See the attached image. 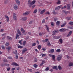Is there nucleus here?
Here are the masks:
<instances>
[{
  "mask_svg": "<svg viewBox=\"0 0 73 73\" xmlns=\"http://www.w3.org/2000/svg\"><path fill=\"white\" fill-rule=\"evenodd\" d=\"M62 58V56L60 55H58L57 57V60L58 61H60Z\"/></svg>",
  "mask_w": 73,
  "mask_h": 73,
  "instance_id": "nucleus-5",
  "label": "nucleus"
},
{
  "mask_svg": "<svg viewBox=\"0 0 73 73\" xmlns=\"http://www.w3.org/2000/svg\"><path fill=\"white\" fill-rule=\"evenodd\" d=\"M7 39H8L9 40H12V38L10 37V36H7Z\"/></svg>",
  "mask_w": 73,
  "mask_h": 73,
  "instance_id": "nucleus-12",
  "label": "nucleus"
},
{
  "mask_svg": "<svg viewBox=\"0 0 73 73\" xmlns=\"http://www.w3.org/2000/svg\"><path fill=\"white\" fill-rule=\"evenodd\" d=\"M36 44L35 43H33V44H32V46H36Z\"/></svg>",
  "mask_w": 73,
  "mask_h": 73,
  "instance_id": "nucleus-58",
  "label": "nucleus"
},
{
  "mask_svg": "<svg viewBox=\"0 0 73 73\" xmlns=\"http://www.w3.org/2000/svg\"><path fill=\"white\" fill-rule=\"evenodd\" d=\"M70 5H67V9H70Z\"/></svg>",
  "mask_w": 73,
  "mask_h": 73,
  "instance_id": "nucleus-33",
  "label": "nucleus"
},
{
  "mask_svg": "<svg viewBox=\"0 0 73 73\" xmlns=\"http://www.w3.org/2000/svg\"><path fill=\"white\" fill-rule=\"evenodd\" d=\"M37 66H37L36 64H35L34 65V68H37Z\"/></svg>",
  "mask_w": 73,
  "mask_h": 73,
  "instance_id": "nucleus-47",
  "label": "nucleus"
},
{
  "mask_svg": "<svg viewBox=\"0 0 73 73\" xmlns=\"http://www.w3.org/2000/svg\"><path fill=\"white\" fill-rule=\"evenodd\" d=\"M60 51L61 50L60 49H58L56 51V52H60Z\"/></svg>",
  "mask_w": 73,
  "mask_h": 73,
  "instance_id": "nucleus-39",
  "label": "nucleus"
},
{
  "mask_svg": "<svg viewBox=\"0 0 73 73\" xmlns=\"http://www.w3.org/2000/svg\"><path fill=\"white\" fill-rule=\"evenodd\" d=\"M15 54L16 55L18 54H17V50H15Z\"/></svg>",
  "mask_w": 73,
  "mask_h": 73,
  "instance_id": "nucleus-64",
  "label": "nucleus"
},
{
  "mask_svg": "<svg viewBox=\"0 0 73 73\" xmlns=\"http://www.w3.org/2000/svg\"><path fill=\"white\" fill-rule=\"evenodd\" d=\"M51 25L52 27H53V26H54V23L52 22H51Z\"/></svg>",
  "mask_w": 73,
  "mask_h": 73,
  "instance_id": "nucleus-50",
  "label": "nucleus"
},
{
  "mask_svg": "<svg viewBox=\"0 0 73 73\" xmlns=\"http://www.w3.org/2000/svg\"><path fill=\"white\" fill-rule=\"evenodd\" d=\"M56 25H57V26H58V25H60V21H57L56 23Z\"/></svg>",
  "mask_w": 73,
  "mask_h": 73,
  "instance_id": "nucleus-22",
  "label": "nucleus"
},
{
  "mask_svg": "<svg viewBox=\"0 0 73 73\" xmlns=\"http://www.w3.org/2000/svg\"><path fill=\"white\" fill-rule=\"evenodd\" d=\"M45 63V61L43 60L42 61V62L41 64L40 65V66H42V65L44 64V63Z\"/></svg>",
  "mask_w": 73,
  "mask_h": 73,
  "instance_id": "nucleus-26",
  "label": "nucleus"
},
{
  "mask_svg": "<svg viewBox=\"0 0 73 73\" xmlns=\"http://www.w3.org/2000/svg\"><path fill=\"white\" fill-rule=\"evenodd\" d=\"M12 65H15V66H19V64L15 62L13 63Z\"/></svg>",
  "mask_w": 73,
  "mask_h": 73,
  "instance_id": "nucleus-13",
  "label": "nucleus"
},
{
  "mask_svg": "<svg viewBox=\"0 0 73 73\" xmlns=\"http://www.w3.org/2000/svg\"><path fill=\"white\" fill-rule=\"evenodd\" d=\"M70 17H67L66 18V19L67 20H70Z\"/></svg>",
  "mask_w": 73,
  "mask_h": 73,
  "instance_id": "nucleus-42",
  "label": "nucleus"
},
{
  "mask_svg": "<svg viewBox=\"0 0 73 73\" xmlns=\"http://www.w3.org/2000/svg\"><path fill=\"white\" fill-rule=\"evenodd\" d=\"M73 66V63L72 62H70L69 64V66Z\"/></svg>",
  "mask_w": 73,
  "mask_h": 73,
  "instance_id": "nucleus-27",
  "label": "nucleus"
},
{
  "mask_svg": "<svg viewBox=\"0 0 73 73\" xmlns=\"http://www.w3.org/2000/svg\"><path fill=\"white\" fill-rule=\"evenodd\" d=\"M58 69H59V70H61V69H62V68L61 67V66L59 65L58 66Z\"/></svg>",
  "mask_w": 73,
  "mask_h": 73,
  "instance_id": "nucleus-41",
  "label": "nucleus"
},
{
  "mask_svg": "<svg viewBox=\"0 0 73 73\" xmlns=\"http://www.w3.org/2000/svg\"><path fill=\"white\" fill-rule=\"evenodd\" d=\"M49 40V39H46L44 40H43L42 41L43 42H46Z\"/></svg>",
  "mask_w": 73,
  "mask_h": 73,
  "instance_id": "nucleus-17",
  "label": "nucleus"
},
{
  "mask_svg": "<svg viewBox=\"0 0 73 73\" xmlns=\"http://www.w3.org/2000/svg\"><path fill=\"white\" fill-rule=\"evenodd\" d=\"M68 12H69L66 11H64V13L66 15H67V14L68 13Z\"/></svg>",
  "mask_w": 73,
  "mask_h": 73,
  "instance_id": "nucleus-43",
  "label": "nucleus"
},
{
  "mask_svg": "<svg viewBox=\"0 0 73 73\" xmlns=\"http://www.w3.org/2000/svg\"><path fill=\"white\" fill-rule=\"evenodd\" d=\"M72 32H73V31H70L68 34L67 35V37H69V36H71V35H72Z\"/></svg>",
  "mask_w": 73,
  "mask_h": 73,
  "instance_id": "nucleus-8",
  "label": "nucleus"
},
{
  "mask_svg": "<svg viewBox=\"0 0 73 73\" xmlns=\"http://www.w3.org/2000/svg\"><path fill=\"white\" fill-rule=\"evenodd\" d=\"M9 42H7L6 43V44H5V45L6 46H8V45H9Z\"/></svg>",
  "mask_w": 73,
  "mask_h": 73,
  "instance_id": "nucleus-37",
  "label": "nucleus"
},
{
  "mask_svg": "<svg viewBox=\"0 0 73 73\" xmlns=\"http://www.w3.org/2000/svg\"><path fill=\"white\" fill-rule=\"evenodd\" d=\"M52 13L54 14V15H56V14H57L56 12H55V11H53Z\"/></svg>",
  "mask_w": 73,
  "mask_h": 73,
  "instance_id": "nucleus-52",
  "label": "nucleus"
},
{
  "mask_svg": "<svg viewBox=\"0 0 73 73\" xmlns=\"http://www.w3.org/2000/svg\"><path fill=\"white\" fill-rule=\"evenodd\" d=\"M66 22H65L64 24L61 25V27H64V26H65V25H66Z\"/></svg>",
  "mask_w": 73,
  "mask_h": 73,
  "instance_id": "nucleus-32",
  "label": "nucleus"
},
{
  "mask_svg": "<svg viewBox=\"0 0 73 73\" xmlns=\"http://www.w3.org/2000/svg\"><path fill=\"white\" fill-rule=\"evenodd\" d=\"M27 18L25 17H23L22 18V20L23 21H25L26 20H27Z\"/></svg>",
  "mask_w": 73,
  "mask_h": 73,
  "instance_id": "nucleus-19",
  "label": "nucleus"
},
{
  "mask_svg": "<svg viewBox=\"0 0 73 73\" xmlns=\"http://www.w3.org/2000/svg\"><path fill=\"white\" fill-rule=\"evenodd\" d=\"M37 9H36L34 10L33 11L34 13H37Z\"/></svg>",
  "mask_w": 73,
  "mask_h": 73,
  "instance_id": "nucleus-36",
  "label": "nucleus"
},
{
  "mask_svg": "<svg viewBox=\"0 0 73 73\" xmlns=\"http://www.w3.org/2000/svg\"><path fill=\"white\" fill-rule=\"evenodd\" d=\"M31 13V11H26V12L23 13V15L24 16H27L29 14Z\"/></svg>",
  "mask_w": 73,
  "mask_h": 73,
  "instance_id": "nucleus-1",
  "label": "nucleus"
},
{
  "mask_svg": "<svg viewBox=\"0 0 73 73\" xmlns=\"http://www.w3.org/2000/svg\"><path fill=\"white\" fill-rule=\"evenodd\" d=\"M46 11V9H44L42 10L40 12V14L41 15H42L43 13H45V12Z\"/></svg>",
  "mask_w": 73,
  "mask_h": 73,
  "instance_id": "nucleus-7",
  "label": "nucleus"
},
{
  "mask_svg": "<svg viewBox=\"0 0 73 73\" xmlns=\"http://www.w3.org/2000/svg\"><path fill=\"white\" fill-rule=\"evenodd\" d=\"M27 49L26 48H24L23 49L22 51V54H24L25 53V52H27Z\"/></svg>",
  "mask_w": 73,
  "mask_h": 73,
  "instance_id": "nucleus-3",
  "label": "nucleus"
},
{
  "mask_svg": "<svg viewBox=\"0 0 73 73\" xmlns=\"http://www.w3.org/2000/svg\"><path fill=\"white\" fill-rule=\"evenodd\" d=\"M21 31L23 33H25V30H24L23 28H22L21 29Z\"/></svg>",
  "mask_w": 73,
  "mask_h": 73,
  "instance_id": "nucleus-25",
  "label": "nucleus"
},
{
  "mask_svg": "<svg viewBox=\"0 0 73 73\" xmlns=\"http://www.w3.org/2000/svg\"><path fill=\"white\" fill-rule=\"evenodd\" d=\"M49 70V67H47L45 69V70H46V71H48V70Z\"/></svg>",
  "mask_w": 73,
  "mask_h": 73,
  "instance_id": "nucleus-56",
  "label": "nucleus"
},
{
  "mask_svg": "<svg viewBox=\"0 0 73 73\" xmlns=\"http://www.w3.org/2000/svg\"><path fill=\"white\" fill-rule=\"evenodd\" d=\"M68 24H70V25H73V22H70L68 23Z\"/></svg>",
  "mask_w": 73,
  "mask_h": 73,
  "instance_id": "nucleus-44",
  "label": "nucleus"
},
{
  "mask_svg": "<svg viewBox=\"0 0 73 73\" xmlns=\"http://www.w3.org/2000/svg\"><path fill=\"white\" fill-rule=\"evenodd\" d=\"M5 18H7L6 20H7V22H9V17H8V16H7L6 15H5Z\"/></svg>",
  "mask_w": 73,
  "mask_h": 73,
  "instance_id": "nucleus-6",
  "label": "nucleus"
},
{
  "mask_svg": "<svg viewBox=\"0 0 73 73\" xmlns=\"http://www.w3.org/2000/svg\"><path fill=\"white\" fill-rule=\"evenodd\" d=\"M50 14V13L49 11H47L45 13V15H49Z\"/></svg>",
  "mask_w": 73,
  "mask_h": 73,
  "instance_id": "nucleus-35",
  "label": "nucleus"
},
{
  "mask_svg": "<svg viewBox=\"0 0 73 73\" xmlns=\"http://www.w3.org/2000/svg\"><path fill=\"white\" fill-rule=\"evenodd\" d=\"M48 43H47V45L48 46L50 45V43L49 42V41H48Z\"/></svg>",
  "mask_w": 73,
  "mask_h": 73,
  "instance_id": "nucleus-60",
  "label": "nucleus"
},
{
  "mask_svg": "<svg viewBox=\"0 0 73 73\" xmlns=\"http://www.w3.org/2000/svg\"><path fill=\"white\" fill-rule=\"evenodd\" d=\"M27 70H29V72H32V69L27 68Z\"/></svg>",
  "mask_w": 73,
  "mask_h": 73,
  "instance_id": "nucleus-49",
  "label": "nucleus"
},
{
  "mask_svg": "<svg viewBox=\"0 0 73 73\" xmlns=\"http://www.w3.org/2000/svg\"><path fill=\"white\" fill-rule=\"evenodd\" d=\"M54 51V49H52L50 50V52L51 53H53Z\"/></svg>",
  "mask_w": 73,
  "mask_h": 73,
  "instance_id": "nucleus-48",
  "label": "nucleus"
},
{
  "mask_svg": "<svg viewBox=\"0 0 73 73\" xmlns=\"http://www.w3.org/2000/svg\"><path fill=\"white\" fill-rule=\"evenodd\" d=\"M8 3V0H5L4 1V3L5 4H7Z\"/></svg>",
  "mask_w": 73,
  "mask_h": 73,
  "instance_id": "nucleus-21",
  "label": "nucleus"
},
{
  "mask_svg": "<svg viewBox=\"0 0 73 73\" xmlns=\"http://www.w3.org/2000/svg\"><path fill=\"white\" fill-rule=\"evenodd\" d=\"M15 1L17 4H18V5H20V2L19 0H15Z\"/></svg>",
  "mask_w": 73,
  "mask_h": 73,
  "instance_id": "nucleus-14",
  "label": "nucleus"
},
{
  "mask_svg": "<svg viewBox=\"0 0 73 73\" xmlns=\"http://www.w3.org/2000/svg\"><path fill=\"white\" fill-rule=\"evenodd\" d=\"M18 48H21V49L23 48V46H18Z\"/></svg>",
  "mask_w": 73,
  "mask_h": 73,
  "instance_id": "nucleus-46",
  "label": "nucleus"
},
{
  "mask_svg": "<svg viewBox=\"0 0 73 73\" xmlns=\"http://www.w3.org/2000/svg\"><path fill=\"white\" fill-rule=\"evenodd\" d=\"M4 66H9V64L7 63H5L4 64Z\"/></svg>",
  "mask_w": 73,
  "mask_h": 73,
  "instance_id": "nucleus-31",
  "label": "nucleus"
},
{
  "mask_svg": "<svg viewBox=\"0 0 73 73\" xmlns=\"http://www.w3.org/2000/svg\"><path fill=\"white\" fill-rule=\"evenodd\" d=\"M52 57V59L54 61H56V57L55 56V55H53Z\"/></svg>",
  "mask_w": 73,
  "mask_h": 73,
  "instance_id": "nucleus-11",
  "label": "nucleus"
},
{
  "mask_svg": "<svg viewBox=\"0 0 73 73\" xmlns=\"http://www.w3.org/2000/svg\"><path fill=\"white\" fill-rule=\"evenodd\" d=\"M14 8L15 10L17 9L18 8V7L15 4L14 5Z\"/></svg>",
  "mask_w": 73,
  "mask_h": 73,
  "instance_id": "nucleus-10",
  "label": "nucleus"
},
{
  "mask_svg": "<svg viewBox=\"0 0 73 73\" xmlns=\"http://www.w3.org/2000/svg\"><path fill=\"white\" fill-rule=\"evenodd\" d=\"M35 6H36L35 5H33L32 7V8H35Z\"/></svg>",
  "mask_w": 73,
  "mask_h": 73,
  "instance_id": "nucleus-63",
  "label": "nucleus"
},
{
  "mask_svg": "<svg viewBox=\"0 0 73 73\" xmlns=\"http://www.w3.org/2000/svg\"><path fill=\"white\" fill-rule=\"evenodd\" d=\"M11 69V68L10 67H9L7 69V71H9Z\"/></svg>",
  "mask_w": 73,
  "mask_h": 73,
  "instance_id": "nucleus-61",
  "label": "nucleus"
},
{
  "mask_svg": "<svg viewBox=\"0 0 73 73\" xmlns=\"http://www.w3.org/2000/svg\"><path fill=\"white\" fill-rule=\"evenodd\" d=\"M22 44L23 46H25L26 44V41L24 40Z\"/></svg>",
  "mask_w": 73,
  "mask_h": 73,
  "instance_id": "nucleus-24",
  "label": "nucleus"
},
{
  "mask_svg": "<svg viewBox=\"0 0 73 73\" xmlns=\"http://www.w3.org/2000/svg\"><path fill=\"white\" fill-rule=\"evenodd\" d=\"M52 33H58V30H56L54 31H53Z\"/></svg>",
  "mask_w": 73,
  "mask_h": 73,
  "instance_id": "nucleus-30",
  "label": "nucleus"
},
{
  "mask_svg": "<svg viewBox=\"0 0 73 73\" xmlns=\"http://www.w3.org/2000/svg\"><path fill=\"white\" fill-rule=\"evenodd\" d=\"M52 69H56V70H58V68H57V66H54L53 68Z\"/></svg>",
  "mask_w": 73,
  "mask_h": 73,
  "instance_id": "nucleus-20",
  "label": "nucleus"
},
{
  "mask_svg": "<svg viewBox=\"0 0 73 73\" xmlns=\"http://www.w3.org/2000/svg\"><path fill=\"white\" fill-rule=\"evenodd\" d=\"M20 37V35H19L18 34H16V39H17L18 37Z\"/></svg>",
  "mask_w": 73,
  "mask_h": 73,
  "instance_id": "nucleus-23",
  "label": "nucleus"
},
{
  "mask_svg": "<svg viewBox=\"0 0 73 73\" xmlns=\"http://www.w3.org/2000/svg\"><path fill=\"white\" fill-rule=\"evenodd\" d=\"M45 21V20L44 19H43L42 21V23L43 24H44V23Z\"/></svg>",
  "mask_w": 73,
  "mask_h": 73,
  "instance_id": "nucleus-57",
  "label": "nucleus"
},
{
  "mask_svg": "<svg viewBox=\"0 0 73 73\" xmlns=\"http://www.w3.org/2000/svg\"><path fill=\"white\" fill-rule=\"evenodd\" d=\"M28 5L29 7H31L32 5V2L31 1V0H29L28 1Z\"/></svg>",
  "mask_w": 73,
  "mask_h": 73,
  "instance_id": "nucleus-4",
  "label": "nucleus"
},
{
  "mask_svg": "<svg viewBox=\"0 0 73 73\" xmlns=\"http://www.w3.org/2000/svg\"><path fill=\"white\" fill-rule=\"evenodd\" d=\"M13 16L14 20L15 21L17 20V17L16 16V14L15 13H13Z\"/></svg>",
  "mask_w": 73,
  "mask_h": 73,
  "instance_id": "nucleus-2",
  "label": "nucleus"
},
{
  "mask_svg": "<svg viewBox=\"0 0 73 73\" xmlns=\"http://www.w3.org/2000/svg\"><path fill=\"white\" fill-rule=\"evenodd\" d=\"M11 46H8L6 48V49L7 50L8 52H9V51L10 50V49H11Z\"/></svg>",
  "mask_w": 73,
  "mask_h": 73,
  "instance_id": "nucleus-16",
  "label": "nucleus"
},
{
  "mask_svg": "<svg viewBox=\"0 0 73 73\" xmlns=\"http://www.w3.org/2000/svg\"><path fill=\"white\" fill-rule=\"evenodd\" d=\"M37 48H38L39 50H40V49H41V46L39 45L37 47Z\"/></svg>",
  "mask_w": 73,
  "mask_h": 73,
  "instance_id": "nucleus-29",
  "label": "nucleus"
},
{
  "mask_svg": "<svg viewBox=\"0 0 73 73\" xmlns=\"http://www.w3.org/2000/svg\"><path fill=\"white\" fill-rule=\"evenodd\" d=\"M32 3V5H33L35 3H36V1H33L32 2H31Z\"/></svg>",
  "mask_w": 73,
  "mask_h": 73,
  "instance_id": "nucleus-40",
  "label": "nucleus"
},
{
  "mask_svg": "<svg viewBox=\"0 0 73 73\" xmlns=\"http://www.w3.org/2000/svg\"><path fill=\"white\" fill-rule=\"evenodd\" d=\"M43 1H45L46 4H49V2L48 1H45V0H43Z\"/></svg>",
  "mask_w": 73,
  "mask_h": 73,
  "instance_id": "nucleus-53",
  "label": "nucleus"
},
{
  "mask_svg": "<svg viewBox=\"0 0 73 73\" xmlns=\"http://www.w3.org/2000/svg\"><path fill=\"white\" fill-rule=\"evenodd\" d=\"M45 26L46 27V30L47 31H48V32H49V29L48 26L46 25H45Z\"/></svg>",
  "mask_w": 73,
  "mask_h": 73,
  "instance_id": "nucleus-18",
  "label": "nucleus"
},
{
  "mask_svg": "<svg viewBox=\"0 0 73 73\" xmlns=\"http://www.w3.org/2000/svg\"><path fill=\"white\" fill-rule=\"evenodd\" d=\"M66 31V29H62L59 30L60 32H65Z\"/></svg>",
  "mask_w": 73,
  "mask_h": 73,
  "instance_id": "nucleus-9",
  "label": "nucleus"
},
{
  "mask_svg": "<svg viewBox=\"0 0 73 73\" xmlns=\"http://www.w3.org/2000/svg\"><path fill=\"white\" fill-rule=\"evenodd\" d=\"M1 48H2L3 49H5V47L4 46H2Z\"/></svg>",
  "mask_w": 73,
  "mask_h": 73,
  "instance_id": "nucleus-54",
  "label": "nucleus"
},
{
  "mask_svg": "<svg viewBox=\"0 0 73 73\" xmlns=\"http://www.w3.org/2000/svg\"><path fill=\"white\" fill-rule=\"evenodd\" d=\"M59 41L60 42L61 44H62V42L63 41L62 40V39L61 38L60 39Z\"/></svg>",
  "mask_w": 73,
  "mask_h": 73,
  "instance_id": "nucleus-38",
  "label": "nucleus"
},
{
  "mask_svg": "<svg viewBox=\"0 0 73 73\" xmlns=\"http://www.w3.org/2000/svg\"><path fill=\"white\" fill-rule=\"evenodd\" d=\"M59 9H60L58 7L55 8V10H56V11H58V10H59Z\"/></svg>",
  "mask_w": 73,
  "mask_h": 73,
  "instance_id": "nucleus-51",
  "label": "nucleus"
},
{
  "mask_svg": "<svg viewBox=\"0 0 73 73\" xmlns=\"http://www.w3.org/2000/svg\"><path fill=\"white\" fill-rule=\"evenodd\" d=\"M22 41H23V40H21L19 41V43H20V45H22V42H21Z\"/></svg>",
  "mask_w": 73,
  "mask_h": 73,
  "instance_id": "nucleus-34",
  "label": "nucleus"
},
{
  "mask_svg": "<svg viewBox=\"0 0 73 73\" xmlns=\"http://www.w3.org/2000/svg\"><path fill=\"white\" fill-rule=\"evenodd\" d=\"M4 31V29H1L0 31V32H3Z\"/></svg>",
  "mask_w": 73,
  "mask_h": 73,
  "instance_id": "nucleus-55",
  "label": "nucleus"
},
{
  "mask_svg": "<svg viewBox=\"0 0 73 73\" xmlns=\"http://www.w3.org/2000/svg\"><path fill=\"white\" fill-rule=\"evenodd\" d=\"M17 33H18L19 35H21V33L20 31V30H19V29H18L17 30Z\"/></svg>",
  "mask_w": 73,
  "mask_h": 73,
  "instance_id": "nucleus-15",
  "label": "nucleus"
},
{
  "mask_svg": "<svg viewBox=\"0 0 73 73\" xmlns=\"http://www.w3.org/2000/svg\"><path fill=\"white\" fill-rule=\"evenodd\" d=\"M53 38L55 39H57V36H54L53 37Z\"/></svg>",
  "mask_w": 73,
  "mask_h": 73,
  "instance_id": "nucleus-62",
  "label": "nucleus"
},
{
  "mask_svg": "<svg viewBox=\"0 0 73 73\" xmlns=\"http://www.w3.org/2000/svg\"><path fill=\"white\" fill-rule=\"evenodd\" d=\"M56 4L58 5L60 4H61V1H60V0H58L57 2L56 3Z\"/></svg>",
  "mask_w": 73,
  "mask_h": 73,
  "instance_id": "nucleus-28",
  "label": "nucleus"
},
{
  "mask_svg": "<svg viewBox=\"0 0 73 73\" xmlns=\"http://www.w3.org/2000/svg\"><path fill=\"white\" fill-rule=\"evenodd\" d=\"M3 61L4 62H8V60H7V59H5L3 60Z\"/></svg>",
  "mask_w": 73,
  "mask_h": 73,
  "instance_id": "nucleus-45",
  "label": "nucleus"
},
{
  "mask_svg": "<svg viewBox=\"0 0 73 73\" xmlns=\"http://www.w3.org/2000/svg\"><path fill=\"white\" fill-rule=\"evenodd\" d=\"M46 54H43L42 55V57H44V56H46Z\"/></svg>",
  "mask_w": 73,
  "mask_h": 73,
  "instance_id": "nucleus-59",
  "label": "nucleus"
}]
</instances>
